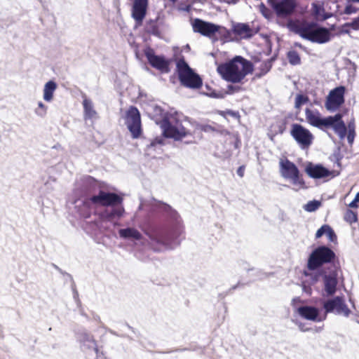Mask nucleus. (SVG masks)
<instances>
[{"label": "nucleus", "mask_w": 359, "mask_h": 359, "mask_svg": "<svg viewBox=\"0 0 359 359\" xmlns=\"http://www.w3.org/2000/svg\"><path fill=\"white\" fill-rule=\"evenodd\" d=\"M267 3L278 17H286L291 15L296 6L294 0H283L280 2H277L276 0H268Z\"/></svg>", "instance_id": "ddd939ff"}, {"label": "nucleus", "mask_w": 359, "mask_h": 359, "mask_svg": "<svg viewBox=\"0 0 359 359\" xmlns=\"http://www.w3.org/2000/svg\"><path fill=\"white\" fill-rule=\"evenodd\" d=\"M150 240L156 242L157 243H163L164 241L162 237L159 236L156 232H151L147 233Z\"/></svg>", "instance_id": "473e14b6"}, {"label": "nucleus", "mask_w": 359, "mask_h": 359, "mask_svg": "<svg viewBox=\"0 0 359 359\" xmlns=\"http://www.w3.org/2000/svg\"><path fill=\"white\" fill-rule=\"evenodd\" d=\"M323 308L326 313L335 312L337 314L343 315L345 317H348L351 313L344 297L339 296L325 302Z\"/></svg>", "instance_id": "f8f14e48"}, {"label": "nucleus", "mask_w": 359, "mask_h": 359, "mask_svg": "<svg viewBox=\"0 0 359 359\" xmlns=\"http://www.w3.org/2000/svg\"><path fill=\"white\" fill-rule=\"evenodd\" d=\"M287 58L292 65H297L301 63V57L296 50H290L287 53Z\"/></svg>", "instance_id": "a878e982"}, {"label": "nucleus", "mask_w": 359, "mask_h": 359, "mask_svg": "<svg viewBox=\"0 0 359 359\" xmlns=\"http://www.w3.org/2000/svg\"><path fill=\"white\" fill-rule=\"evenodd\" d=\"M357 11H358L357 8L349 4L346 6L344 13L345 14L350 15V14L356 13Z\"/></svg>", "instance_id": "e433bc0d"}, {"label": "nucleus", "mask_w": 359, "mask_h": 359, "mask_svg": "<svg viewBox=\"0 0 359 359\" xmlns=\"http://www.w3.org/2000/svg\"><path fill=\"white\" fill-rule=\"evenodd\" d=\"M305 172L309 177L313 179L326 178L333 177V171H330L320 164H314L311 162L306 165Z\"/></svg>", "instance_id": "dca6fc26"}, {"label": "nucleus", "mask_w": 359, "mask_h": 359, "mask_svg": "<svg viewBox=\"0 0 359 359\" xmlns=\"http://www.w3.org/2000/svg\"><path fill=\"white\" fill-rule=\"evenodd\" d=\"M337 275L335 273L325 274L323 276L325 291L328 295H333L337 290Z\"/></svg>", "instance_id": "aec40b11"}, {"label": "nucleus", "mask_w": 359, "mask_h": 359, "mask_svg": "<svg viewBox=\"0 0 359 359\" xmlns=\"http://www.w3.org/2000/svg\"><path fill=\"white\" fill-rule=\"evenodd\" d=\"M245 170V165H241L237 169V174H238V175L239 177H243L244 176Z\"/></svg>", "instance_id": "a19ab883"}, {"label": "nucleus", "mask_w": 359, "mask_h": 359, "mask_svg": "<svg viewBox=\"0 0 359 359\" xmlns=\"http://www.w3.org/2000/svg\"><path fill=\"white\" fill-rule=\"evenodd\" d=\"M348 28V27L344 28V27H342V32H344V33H346V34L349 33L350 30H349Z\"/></svg>", "instance_id": "c03bdc74"}, {"label": "nucleus", "mask_w": 359, "mask_h": 359, "mask_svg": "<svg viewBox=\"0 0 359 359\" xmlns=\"http://www.w3.org/2000/svg\"><path fill=\"white\" fill-rule=\"evenodd\" d=\"M160 126L163 130V135L165 137L172 138L175 140H182L184 137L194 135L196 130L193 133L187 130L182 123L174 118L164 117L160 121Z\"/></svg>", "instance_id": "39448f33"}, {"label": "nucleus", "mask_w": 359, "mask_h": 359, "mask_svg": "<svg viewBox=\"0 0 359 359\" xmlns=\"http://www.w3.org/2000/svg\"><path fill=\"white\" fill-rule=\"evenodd\" d=\"M252 71V62L241 56H236L217 67V72L221 76L225 81L233 83L241 82Z\"/></svg>", "instance_id": "f03ea898"}, {"label": "nucleus", "mask_w": 359, "mask_h": 359, "mask_svg": "<svg viewBox=\"0 0 359 359\" xmlns=\"http://www.w3.org/2000/svg\"><path fill=\"white\" fill-rule=\"evenodd\" d=\"M125 212V210L123 207L121 206L118 208H113L110 212H109L107 215V219L108 220H111L114 217L120 218L121 217Z\"/></svg>", "instance_id": "bb28decb"}, {"label": "nucleus", "mask_w": 359, "mask_h": 359, "mask_svg": "<svg viewBox=\"0 0 359 359\" xmlns=\"http://www.w3.org/2000/svg\"><path fill=\"white\" fill-rule=\"evenodd\" d=\"M163 209L165 212H169V211L172 210L171 207L170 205H167V204H163Z\"/></svg>", "instance_id": "37998d69"}, {"label": "nucleus", "mask_w": 359, "mask_h": 359, "mask_svg": "<svg viewBox=\"0 0 359 359\" xmlns=\"http://www.w3.org/2000/svg\"><path fill=\"white\" fill-rule=\"evenodd\" d=\"M259 9L262 15L266 19L272 18L273 13V11L267 8L264 4H261L259 6Z\"/></svg>", "instance_id": "7c9ffc66"}, {"label": "nucleus", "mask_w": 359, "mask_h": 359, "mask_svg": "<svg viewBox=\"0 0 359 359\" xmlns=\"http://www.w3.org/2000/svg\"><path fill=\"white\" fill-rule=\"evenodd\" d=\"M343 27H351L353 30H358L359 29V16L356 18H355L352 22H346L344 25H343Z\"/></svg>", "instance_id": "2f4dec72"}, {"label": "nucleus", "mask_w": 359, "mask_h": 359, "mask_svg": "<svg viewBox=\"0 0 359 359\" xmlns=\"http://www.w3.org/2000/svg\"><path fill=\"white\" fill-rule=\"evenodd\" d=\"M126 124L133 139H138L142 133L141 116L136 107L130 106L126 114Z\"/></svg>", "instance_id": "1a4fd4ad"}, {"label": "nucleus", "mask_w": 359, "mask_h": 359, "mask_svg": "<svg viewBox=\"0 0 359 359\" xmlns=\"http://www.w3.org/2000/svg\"><path fill=\"white\" fill-rule=\"evenodd\" d=\"M201 130L204 132H210L215 130L214 128L210 125L201 126Z\"/></svg>", "instance_id": "ea45409f"}, {"label": "nucleus", "mask_w": 359, "mask_h": 359, "mask_svg": "<svg viewBox=\"0 0 359 359\" xmlns=\"http://www.w3.org/2000/svg\"><path fill=\"white\" fill-rule=\"evenodd\" d=\"M215 25L212 22H207L200 18H195L191 21V26L194 32L198 33L202 36L212 39L214 36Z\"/></svg>", "instance_id": "2eb2a0df"}, {"label": "nucleus", "mask_w": 359, "mask_h": 359, "mask_svg": "<svg viewBox=\"0 0 359 359\" xmlns=\"http://www.w3.org/2000/svg\"><path fill=\"white\" fill-rule=\"evenodd\" d=\"M195 142H196V141L194 140H193L188 142L187 143H195Z\"/></svg>", "instance_id": "49530a36"}, {"label": "nucleus", "mask_w": 359, "mask_h": 359, "mask_svg": "<svg viewBox=\"0 0 359 359\" xmlns=\"http://www.w3.org/2000/svg\"><path fill=\"white\" fill-rule=\"evenodd\" d=\"M290 134L302 149H308L313 143V134L300 124H292Z\"/></svg>", "instance_id": "9b49d317"}, {"label": "nucleus", "mask_w": 359, "mask_h": 359, "mask_svg": "<svg viewBox=\"0 0 359 359\" xmlns=\"http://www.w3.org/2000/svg\"><path fill=\"white\" fill-rule=\"evenodd\" d=\"M305 115L307 122L312 126L322 130L332 128L340 139L343 140L347 136L348 143L350 144H353L355 136V122L353 120L348 122L346 126L342 119L344 115L341 113H337L334 116L323 118L318 110H311L309 108L306 109Z\"/></svg>", "instance_id": "f257e3e1"}, {"label": "nucleus", "mask_w": 359, "mask_h": 359, "mask_svg": "<svg viewBox=\"0 0 359 359\" xmlns=\"http://www.w3.org/2000/svg\"><path fill=\"white\" fill-rule=\"evenodd\" d=\"M172 4H175L177 2V0H169Z\"/></svg>", "instance_id": "a18cd8bd"}, {"label": "nucleus", "mask_w": 359, "mask_h": 359, "mask_svg": "<svg viewBox=\"0 0 359 359\" xmlns=\"http://www.w3.org/2000/svg\"><path fill=\"white\" fill-rule=\"evenodd\" d=\"M309 101V98L307 95L298 94L295 97L294 107L299 109L303 104L307 103Z\"/></svg>", "instance_id": "cd10ccee"}, {"label": "nucleus", "mask_w": 359, "mask_h": 359, "mask_svg": "<svg viewBox=\"0 0 359 359\" xmlns=\"http://www.w3.org/2000/svg\"><path fill=\"white\" fill-rule=\"evenodd\" d=\"M321 205V203L318 201H311L304 205V210L307 212H314Z\"/></svg>", "instance_id": "c756f323"}, {"label": "nucleus", "mask_w": 359, "mask_h": 359, "mask_svg": "<svg viewBox=\"0 0 359 359\" xmlns=\"http://www.w3.org/2000/svg\"><path fill=\"white\" fill-rule=\"evenodd\" d=\"M145 56L152 67L159 70L162 73L170 72V60H166L163 56L155 55L152 49L145 52Z\"/></svg>", "instance_id": "4468645a"}, {"label": "nucleus", "mask_w": 359, "mask_h": 359, "mask_svg": "<svg viewBox=\"0 0 359 359\" xmlns=\"http://www.w3.org/2000/svg\"><path fill=\"white\" fill-rule=\"evenodd\" d=\"M56 88L57 85L53 81H50L46 83L43 89V99L46 101L50 102L52 100L53 97V93Z\"/></svg>", "instance_id": "5701e85b"}, {"label": "nucleus", "mask_w": 359, "mask_h": 359, "mask_svg": "<svg viewBox=\"0 0 359 359\" xmlns=\"http://www.w3.org/2000/svg\"><path fill=\"white\" fill-rule=\"evenodd\" d=\"M353 1H355V2H359V0H352Z\"/></svg>", "instance_id": "de8ad7c7"}, {"label": "nucleus", "mask_w": 359, "mask_h": 359, "mask_svg": "<svg viewBox=\"0 0 359 359\" xmlns=\"http://www.w3.org/2000/svg\"><path fill=\"white\" fill-rule=\"evenodd\" d=\"M123 198L113 192H106L100 190L97 195H93L83 201V205L90 208L91 205L102 207H114L121 205Z\"/></svg>", "instance_id": "6e6552de"}, {"label": "nucleus", "mask_w": 359, "mask_h": 359, "mask_svg": "<svg viewBox=\"0 0 359 359\" xmlns=\"http://www.w3.org/2000/svg\"><path fill=\"white\" fill-rule=\"evenodd\" d=\"M211 40L213 42L220 41L222 43L233 41L234 37L232 35L231 29H228L226 27L215 25L214 36Z\"/></svg>", "instance_id": "6ab92c4d"}, {"label": "nucleus", "mask_w": 359, "mask_h": 359, "mask_svg": "<svg viewBox=\"0 0 359 359\" xmlns=\"http://www.w3.org/2000/svg\"><path fill=\"white\" fill-rule=\"evenodd\" d=\"M46 109L47 107L40 102L38 104V108L36 109V112L40 116H43L46 113Z\"/></svg>", "instance_id": "f704fd0d"}, {"label": "nucleus", "mask_w": 359, "mask_h": 359, "mask_svg": "<svg viewBox=\"0 0 359 359\" xmlns=\"http://www.w3.org/2000/svg\"><path fill=\"white\" fill-rule=\"evenodd\" d=\"M163 140L161 137H156L154 140H152L149 145V147H156L157 144H162Z\"/></svg>", "instance_id": "58836bf2"}, {"label": "nucleus", "mask_w": 359, "mask_h": 359, "mask_svg": "<svg viewBox=\"0 0 359 359\" xmlns=\"http://www.w3.org/2000/svg\"><path fill=\"white\" fill-rule=\"evenodd\" d=\"M346 91V87L344 86H339L331 90L325 98V109L330 112L339 110L345 102Z\"/></svg>", "instance_id": "9d476101"}, {"label": "nucleus", "mask_w": 359, "mask_h": 359, "mask_svg": "<svg viewBox=\"0 0 359 359\" xmlns=\"http://www.w3.org/2000/svg\"><path fill=\"white\" fill-rule=\"evenodd\" d=\"M329 226L327 224L323 225L316 233V238H320L323 234H326L327 228Z\"/></svg>", "instance_id": "c9c22d12"}, {"label": "nucleus", "mask_w": 359, "mask_h": 359, "mask_svg": "<svg viewBox=\"0 0 359 359\" xmlns=\"http://www.w3.org/2000/svg\"><path fill=\"white\" fill-rule=\"evenodd\" d=\"M146 30L148 33L154 35L159 34V28L157 20H149L146 23Z\"/></svg>", "instance_id": "393cba45"}, {"label": "nucleus", "mask_w": 359, "mask_h": 359, "mask_svg": "<svg viewBox=\"0 0 359 359\" xmlns=\"http://www.w3.org/2000/svg\"><path fill=\"white\" fill-rule=\"evenodd\" d=\"M344 220L350 224L356 222L358 220L357 213L351 210H347L344 214Z\"/></svg>", "instance_id": "c85d7f7f"}, {"label": "nucleus", "mask_w": 359, "mask_h": 359, "mask_svg": "<svg viewBox=\"0 0 359 359\" xmlns=\"http://www.w3.org/2000/svg\"><path fill=\"white\" fill-rule=\"evenodd\" d=\"M299 314L309 320H316L318 316V310L316 307L309 306H303L298 308Z\"/></svg>", "instance_id": "412c9836"}, {"label": "nucleus", "mask_w": 359, "mask_h": 359, "mask_svg": "<svg viewBox=\"0 0 359 359\" xmlns=\"http://www.w3.org/2000/svg\"><path fill=\"white\" fill-rule=\"evenodd\" d=\"M337 260L336 253L326 245L316 248L309 255L306 268L309 271H316L323 265L334 264Z\"/></svg>", "instance_id": "20e7f679"}, {"label": "nucleus", "mask_w": 359, "mask_h": 359, "mask_svg": "<svg viewBox=\"0 0 359 359\" xmlns=\"http://www.w3.org/2000/svg\"><path fill=\"white\" fill-rule=\"evenodd\" d=\"M83 107L86 118H93L96 115V111L93 109V103L90 100L85 97L83 100Z\"/></svg>", "instance_id": "b1692460"}, {"label": "nucleus", "mask_w": 359, "mask_h": 359, "mask_svg": "<svg viewBox=\"0 0 359 359\" xmlns=\"http://www.w3.org/2000/svg\"><path fill=\"white\" fill-rule=\"evenodd\" d=\"M280 172L285 179L289 180L292 184L299 189H305V182L297 165L287 158H282L279 161Z\"/></svg>", "instance_id": "0eeeda50"}, {"label": "nucleus", "mask_w": 359, "mask_h": 359, "mask_svg": "<svg viewBox=\"0 0 359 359\" xmlns=\"http://www.w3.org/2000/svg\"><path fill=\"white\" fill-rule=\"evenodd\" d=\"M358 202H359V193H357V194L355 196V198L349 203L348 206L350 208H357Z\"/></svg>", "instance_id": "4c0bfd02"}, {"label": "nucleus", "mask_w": 359, "mask_h": 359, "mask_svg": "<svg viewBox=\"0 0 359 359\" xmlns=\"http://www.w3.org/2000/svg\"><path fill=\"white\" fill-rule=\"evenodd\" d=\"M87 182L88 184H91L93 183H96L97 181L94 177L88 176L87 177Z\"/></svg>", "instance_id": "79ce46f5"}, {"label": "nucleus", "mask_w": 359, "mask_h": 359, "mask_svg": "<svg viewBox=\"0 0 359 359\" xmlns=\"http://www.w3.org/2000/svg\"><path fill=\"white\" fill-rule=\"evenodd\" d=\"M119 236L124 239H134L140 241L142 236L141 233L136 229L128 227L126 229H121L118 230Z\"/></svg>", "instance_id": "4be33fe9"}, {"label": "nucleus", "mask_w": 359, "mask_h": 359, "mask_svg": "<svg viewBox=\"0 0 359 359\" xmlns=\"http://www.w3.org/2000/svg\"><path fill=\"white\" fill-rule=\"evenodd\" d=\"M326 236L331 242H334L337 240V236L334 230L330 226L327 228Z\"/></svg>", "instance_id": "72a5a7b5"}, {"label": "nucleus", "mask_w": 359, "mask_h": 359, "mask_svg": "<svg viewBox=\"0 0 359 359\" xmlns=\"http://www.w3.org/2000/svg\"><path fill=\"white\" fill-rule=\"evenodd\" d=\"M294 31L302 38L320 44L328 42L332 36L327 28L320 27L314 22H298L294 25Z\"/></svg>", "instance_id": "7ed1b4c3"}, {"label": "nucleus", "mask_w": 359, "mask_h": 359, "mask_svg": "<svg viewBox=\"0 0 359 359\" xmlns=\"http://www.w3.org/2000/svg\"><path fill=\"white\" fill-rule=\"evenodd\" d=\"M176 71L182 86L196 89L202 86V79L189 66L184 57L179 58L177 60Z\"/></svg>", "instance_id": "423d86ee"}, {"label": "nucleus", "mask_w": 359, "mask_h": 359, "mask_svg": "<svg viewBox=\"0 0 359 359\" xmlns=\"http://www.w3.org/2000/svg\"><path fill=\"white\" fill-rule=\"evenodd\" d=\"M231 32L234 40L250 39L257 33L248 24L242 22L233 24Z\"/></svg>", "instance_id": "f3484780"}, {"label": "nucleus", "mask_w": 359, "mask_h": 359, "mask_svg": "<svg viewBox=\"0 0 359 359\" xmlns=\"http://www.w3.org/2000/svg\"><path fill=\"white\" fill-rule=\"evenodd\" d=\"M148 0H134L132 7V17L137 26L142 25L147 15Z\"/></svg>", "instance_id": "a211bd4d"}]
</instances>
